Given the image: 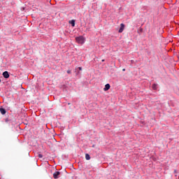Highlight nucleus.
I'll list each match as a JSON object with an SVG mask.
<instances>
[{
  "instance_id": "11",
  "label": "nucleus",
  "mask_w": 179,
  "mask_h": 179,
  "mask_svg": "<svg viewBox=\"0 0 179 179\" xmlns=\"http://www.w3.org/2000/svg\"><path fill=\"white\" fill-rule=\"evenodd\" d=\"M79 71H82V67H78Z\"/></svg>"
},
{
  "instance_id": "10",
  "label": "nucleus",
  "mask_w": 179,
  "mask_h": 179,
  "mask_svg": "<svg viewBox=\"0 0 179 179\" xmlns=\"http://www.w3.org/2000/svg\"><path fill=\"white\" fill-rule=\"evenodd\" d=\"M38 157H40V159H41V158L43 157V155L39 154V155H38Z\"/></svg>"
},
{
  "instance_id": "2",
  "label": "nucleus",
  "mask_w": 179,
  "mask_h": 179,
  "mask_svg": "<svg viewBox=\"0 0 179 179\" xmlns=\"http://www.w3.org/2000/svg\"><path fill=\"white\" fill-rule=\"evenodd\" d=\"M124 29H125V25L123 23L120 24V28L119 29V33H122V31H124Z\"/></svg>"
},
{
  "instance_id": "9",
  "label": "nucleus",
  "mask_w": 179,
  "mask_h": 179,
  "mask_svg": "<svg viewBox=\"0 0 179 179\" xmlns=\"http://www.w3.org/2000/svg\"><path fill=\"white\" fill-rule=\"evenodd\" d=\"M85 159H86V160H89L90 159V155L89 154H86Z\"/></svg>"
},
{
  "instance_id": "13",
  "label": "nucleus",
  "mask_w": 179,
  "mask_h": 179,
  "mask_svg": "<svg viewBox=\"0 0 179 179\" xmlns=\"http://www.w3.org/2000/svg\"><path fill=\"white\" fill-rule=\"evenodd\" d=\"M174 173H177V170H175V171H174Z\"/></svg>"
},
{
  "instance_id": "6",
  "label": "nucleus",
  "mask_w": 179,
  "mask_h": 179,
  "mask_svg": "<svg viewBox=\"0 0 179 179\" xmlns=\"http://www.w3.org/2000/svg\"><path fill=\"white\" fill-rule=\"evenodd\" d=\"M0 112H1V114H6V110L2 108H0Z\"/></svg>"
},
{
  "instance_id": "8",
  "label": "nucleus",
  "mask_w": 179,
  "mask_h": 179,
  "mask_svg": "<svg viewBox=\"0 0 179 179\" xmlns=\"http://www.w3.org/2000/svg\"><path fill=\"white\" fill-rule=\"evenodd\" d=\"M152 89H153V90H156L157 89V84H153L152 85Z\"/></svg>"
},
{
  "instance_id": "4",
  "label": "nucleus",
  "mask_w": 179,
  "mask_h": 179,
  "mask_svg": "<svg viewBox=\"0 0 179 179\" xmlns=\"http://www.w3.org/2000/svg\"><path fill=\"white\" fill-rule=\"evenodd\" d=\"M59 174H61L59 171H56L55 173H53L54 178L55 179L58 178H59L58 176H59Z\"/></svg>"
},
{
  "instance_id": "15",
  "label": "nucleus",
  "mask_w": 179,
  "mask_h": 179,
  "mask_svg": "<svg viewBox=\"0 0 179 179\" xmlns=\"http://www.w3.org/2000/svg\"><path fill=\"white\" fill-rule=\"evenodd\" d=\"M0 82H1V80H0Z\"/></svg>"
},
{
  "instance_id": "12",
  "label": "nucleus",
  "mask_w": 179,
  "mask_h": 179,
  "mask_svg": "<svg viewBox=\"0 0 179 179\" xmlns=\"http://www.w3.org/2000/svg\"><path fill=\"white\" fill-rule=\"evenodd\" d=\"M67 73H71V71H67Z\"/></svg>"
},
{
  "instance_id": "7",
  "label": "nucleus",
  "mask_w": 179,
  "mask_h": 179,
  "mask_svg": "<svg viewBox=\"0 0 179 179\" xmlns=\"http://www.w3.org/2000/svg\"><path fill=\"white\" fill-rule=\"evenodd\" d=\"M70 24H71V26L73 27H75V20H72L71 21L69 22Z\"/></svg>"
},
{
  "instance_id": "1",
  "label": "nucleus",
  "mask_w": 179,
  "mask_h": 179,
  "mask_svg": "<svg viewBox=\"0 0 179 179\" xmlns=\"http://www.w3.org/2000/svg\"><path fill=\"white\" fill-rule=\"evenodd\" d=\"M76 41L78 44H85V41H86V39L85 37L80 36L76 38Z\"/></svg>"
},
{
  "instance_id": "3",
  "label": "nucleus",
  "mask_w": 179,
  "mask_h": 179,
  "mask_svg": "<svg viewBox=\"0 0 179 179\" xmlns=\"http://www.w3.org/2000/svg\"><path fill=\"white\" fill-rule=\"evenodd\" d=\"M3 76L5 79H8V78H9V73L8 71H4L3 73Z\"/></svg>"
},
{
  "instance_id": "14",
  "label": "nucleus",
  "mask_w": 179,
  "mask_h": 179,
  "mask_svg": "<svg viewBox=\"0 0 179 179\" xmlns=\"http://www.w3.org/2000/svg\"><path fill=\"white\" fill-rule=\"evenodd\" d=\"M122 71H125V69H123Z\"/></svg>"
},
{
  "instance_id": "5",
  "label": "nucleus",
  "mask_w": 179,
  "mask_h": 179,
  "mask_svg": "<svg viewBox=\"0 0 179 179\" xmlns=\"http://www.w3.org/2000/svg\"><path fill=\"white\" fill-rule=\"evenodd\" d=\"M110 87V84H106L105 85V87L103 88L104 92H107V90H109Z\"/></svg>"
}]
</instances>
